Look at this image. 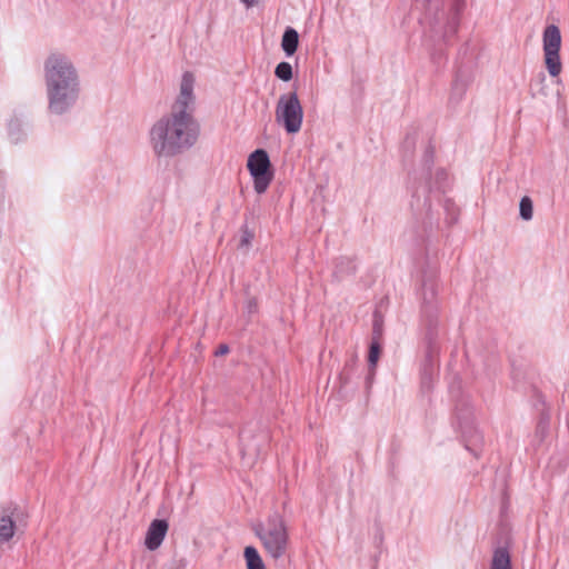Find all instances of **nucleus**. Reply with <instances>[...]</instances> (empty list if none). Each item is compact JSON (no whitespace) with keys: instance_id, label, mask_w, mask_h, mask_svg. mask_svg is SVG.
<instances>
[{"instance_id":"3","label":"nucleus","mask_w":569,"mask_h":569,"mask_svg":"<svg viewBox=\"0 0 569 569\" xmlns=\"http://www.w3.org/2000/svg\"><path fill=\"white\" fill-rule=\"evenodd\" d=\"M267 553L274 560L282 558L289 546V533L283 517L274 511L252 528Z\"/></svg>"},{"instance_id":"24","label":"nucleus","mask_w":569,"mask_h":569,"mask_svg":"<svg viewBox=\"0 0 569 569\" xmlns=\"http://www.w3.org/2000/svg\"><path fill=\"white\" fill-rule=\"evenodd\" d=\"M458 420H459L460 427H462V418L459 415H458Z\"/></svg>"},{"instance_id":"1","label":"nucleus","mask_w":569,"mask_h":569,"mask_svg":"<svg viewBox=\"0 0 569 569\" xmlns=\"http://www.w3.org/2000/svg\"><path fill=\"white\" fill-rule=\"evenodd\" d=\"M191 72L182 74L180 92L168 116L161 117L150 130V142L158 157H174L191 148L200 134L193 116L196 97Z\"/></svg>"},{"instance_id":"10","label":"nucleus","mask_w":569,"mask_h":569,"mask_svg":"<svg viewBox=\"0 0 569 569\" xmlns=\"http://www.w3.org/2000/svg\"><path fill=\"white\" fill-rule=\"evenodd\" d=\"M168 529H169V523L167 520H164V519L152 520L148 527V530L146 533V539H144V545H146L147 549H149L150 551L157 550L161 546V543L168 532Z\"/></svg>"},{"instance_id":"14","label":"nucleus","mask_w":569,"mask_h":569,"mask_svg":"<svg viewBox=\"0 0 569 569\" xmlns=\"http://www.w3.org/2000/svg\"><path fill=\"white\" fill-rule=\"evenodd\" d=\"M468 84V78L462 76V73L459 71L452 82L450 99L460 101L467 91Z\"/></svg>"},{"instance_id":"4","label":"nucleus","mask_w":569,"mask_h":569,"mask_svg":"<svg viewBox=\"0 0 569 569\" xmlns=\"http://www.w3.org/2000/svg\"><path fill=\"white\" fill-rule=\"evenodd\" d=\"M276 120L289 134L301 129L303 109L296 91L281 94L276 106Z\"/></svg>"},{"instance_id":"11","label":"nucleus","mask_w":569,"mask_h":569,"mask_svg":"<svg viewBox=\"0 0 569 569\" xmlns=\"http://www.w3.org/2000/svg\"><path fill=\"white\" fill-rule=\"evenodd\" d=\"M299 46V33L292 27H287L281 40V48L287 57L296 53Z\"/></svg>"},{"instance_id":"7","label":"nucleus","mask_w":569,"mask_h":569,"mask_svg":"<svg viewBox=\"0 0 569 569\" xmlns=\"http://www.w3.org/2000/svg\"><path fill=\"white\" fill-rule=\"evenodd\" d=\"M24 519L23 511L14 503L2 507L0 515V542H8L16 532L17 522Z\"/></svg>"},{"instance_id":"16","label":"nucleus","mask_w":569,"mask_h":569,"mask_svg":"<svg viewBox=\"0 0 569 569\" xmlns=\"http://www.w3.org/2000/svg\"><path fill=\"white\" fill-rule=\"evenodd\" d=\"M274 74L280 80L288 82L292 79V67L289 62L282 61L277 64Z\"/></svg>"},{"instance_id":"22","label":"nucleus","mask_w":569,"mask_h":569,"mask_svg":"<svg viewBox=\"0 0 569 569\" xmlns=\"http://www.w3.org/2000/svg\"><path fill=\"white\" fill-rule=\"evenodd\" d=\"M228 352H229V347H228V345H226V343H221V345L217 348V350L214 351V355H216L217 357H219V356H224V355H227Z\"/></svg>"},{"instance_id":"13","label":"nucleus","mask_w":569,"mask_h":569,"mask_svg":"<svg viewBox=\"0 0 569 569\" xmlns=\"http://www.w3.org/2000/svg\"><path fill=\"white\" fill-rule=\"evenodd\" d=\"M243 557L246 559L247 569H266L261 556L253 546L244 548Z\"/></svg>"},{"instance_id":"8","label":"nucleus","mask_w":569,"mask_h":569,"mask_svg":"<svg viewBox=\"0 0 569 569\" xmlns=\"http://www.w3.org/2000/svg\"><path fill=\"white\" fill-rule=\"evenodd\" d=\"M269 440L268 433L264 431L253 435L249 430L240 432L241 452L244 456L258 457L262 451V446Z\"/></svg>"},{"instance_id":"21","label":"nucleus","mask_w":569,"mask_h":569,"mask_svg":"<svg viewBox=\"0 0 569 569\" xmlns=\"http://www.w3.org/2000/svg\"><path fill=\"white\" fill-rule=\"evenodd\" d=\"M241 232H242V236H241V239H240V243H239V247L240 248H243V247H249L254 234L253 232L248 228L247 224H243L242 228H241Z\"/></svg>"},{"instance_id":"18","label":"nucleus","mask_w":569,"mask_h":569,"mask_svg":"<svg viewBox=\"0 0 569 569\" xmlns=\"http://www.w3.org/2000/svg\"><path fill=\"white\" fill-rule=\"evenodd\" d=\"M545 83H546V76L543 72H540L538 74L537 79L530 84V89H531L533 97L536 94L547 96V92L545 90Z\"/></svg>"},{"instance_id":"19","label":"nucleus","mask_w":569,"mask_h":569,"mask_svg":"<svg viewBox=\"0 0 569 569\" xmlns=\"http://www.w3.org/2000/svg\"><path fill=\"white\" fill-rule=\"evenodd\" d=\"M383 335V328H382V319L378 316V313H375L373 318V325H372V341H381Z\"/></svg>"},{"instance_id":"12","label":"nucleus","mask_w":569,"mask_h":569,"mask_svg":"<svg viewBox=\"0 0 569 569\" xmlns=\"http://www.w3.org/2000/svg\"><path fill=\"white\" fill-rule=\"evenodd\" d=\"M490 569H511L510 555L507 548L499 547L495 550Z\"/></svg>"},{"instance_id":"6","label":"nucleus","mask_w":569,"mask_h":569,"mask_svg":"<svg viewBox=\"0 0 569 569\" xmlns=\"http://www.w3.org/2000/svg\"><path fill=\"white\" fill-rule=\"evenodd\" d=\"M247 167L253 179L254 191L258 194L264 193L273 179L268 152L263 149L254 150L248 158Z\"/></svg>"},{"instance_id":"15","label":"nucleus","mask_w":569,"mask_h":569,"mask_svg":"<svg viewBox=\"0 0 569 569\" xmlns=\"http://www.w3.org/2000/svg\"><path fill=\"white\" fill-rule=\"evenodd\" d=\"M519 214L520 218L529 221L532 219L533 216V203L530 197L525 196L520 199L519 203Z\"/></svg>"},{"instance_id":"20","label":"nucleus","mask_w":569,"mask_h":569,"mask_svg":"<svg viewBox=\"0 0 569 569\" xmlns=\"http://www.w3.org/2000/svg\"><path fill=\"white\" fill-rule=\"evenodd\" d=\"M9 136L11 137V139L14 141V142H18L19 141V134L21 133V123L18 119H12L10 122H9Z\"/></svg>"},{"instance_id":"9","label":"nucleus","mask_w":569,"mask_h":569,"mask_svg":"<svg viewBox=\"0 0 569 569\" xmlns=\"http://www.w3.org/2000/svg\"><path fill=\"white\" fill-rule=\"evenodd\" d=\"M438 286L432 277H425L422 280V311L429 318L430 323L437 315L436 297Z\"/></svg>"},{"instance_id":"5","label":"nucleus","mask_w":569,"mask_h":569,"mask_svg":"<svg viewBox=\"0 0 569 569\" xmlns=\"http://www.w3.org/2000/svg\"><path fill=\"white\" fill-rule=\"evenodd\" d=\"M561 32L556 24H549L542 33L543 60L548 73L558 77L562 71L560 59Z\"/></svg>"},{"instance_id":"17","label":"nucleus","mask_w":569,"mask_h":569,"mask_svg":"<svg viewBox=\"0 0 569 569\" xmlns=\"http://www.w3.org/2000/svg\"><path fill=\"white\" fill-rule=\"evenodd\" d=\"M381 341H372L369 347L368 362L371 369H375L381 353Z\"/></svg>"},{"instance_id":"23","label":"nucleus","mask_w":569,"mask_h":569,"mask_svg":"<svg viewBox=\"0 0 569 569\" xmlns=\"http://www.w3.org/2000/svg\"><path fill=\"white\" fill-rule=\"evenodd\" d=\"M247 8H252L258 3V0H241Z\"/></svg>"},{"instance_id":"2","label":"nucleus","mask_w":569,"mask_h":569,"mask_svg":"<svg viewBox=\"0 0 569 569\" xmlns=\"http://www.w3.org/2000/svg\"><path fill=\"white\" fill-rule=\"evenodd\" d=\"M48 108L52 113L67 112L78 100L79 77L72 62L63 54L53 53L44 62Z\"/></svg>"}]
</instances>
